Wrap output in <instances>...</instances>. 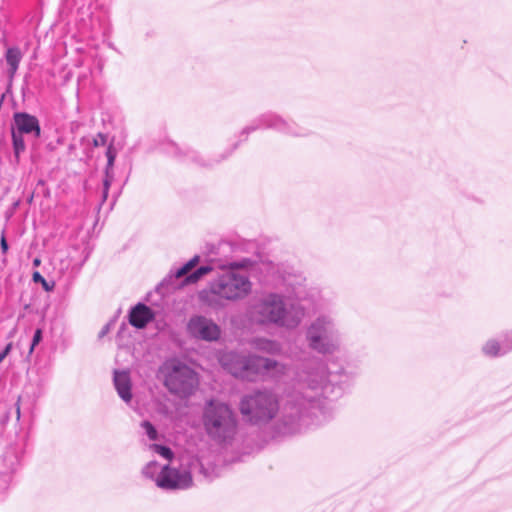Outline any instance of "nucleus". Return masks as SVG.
Wrapping results in <instances>:
<instances>
[{
	"instance_id": "nucleus-1",
	"label": "nucleus",
	"mask_w": 512,
	"mask_h": 512,
	"mask_svg": "<svg viewBox=\"0 0 512 512\" xmlns=\"http://www.w3.org/2000/svg\"><path fill=\"white\" fill-rule=\"evenodd\" d=\"M330 376L327 365L320 360L305 365L297 372L296 390L286 395L281 410L283 433H296L304 426L320 425L331 418L336 386Z\"/></svg>"
},
{
	"instance_id": "nucleus-2",
	"label": "nucleus",
	"mask_w": 512,
	"mask_h": 512,
	"mask_svg": "<svg viewBox=\"0 0 512 512\" xmlns=\"http://www.w3.org/2000/svg\"><path fill=\"white\" fill-rule=\"evenodd\" d=\"M252 265L248 258L240 261H224L219 264L221 272L209 282L206 289L199 292V301L213 309L223 308L226 302L245 299L252 291L249 275L242 271Z\"/></svg>"
},
{
	"instance_id": "nucleus-3",
	"label": "nucleus",
	"mask_w": 512,
	"mask_h": 512,
	"mask_svg": "<svg viewBox=\"0 0 512 512\" xmlns=\"http://www.w3.org/2000/svg\"><path fill=\"white\" fill-rule=\"evenodd\" d=\"M248 314L257 324L295 329L302 322L305 310L300 304H287L283 295L270 292L251 304Z\"/></svg>"
},
{
	"instance_id": "nucleus-4",
	"label": "nucleus",
	"mask_w": 512,
	"mask_h": 512,
	"mask_svg": "<svg viewBox=\"0 0 512 512\" xmlns=\"http://www.w3.org/2000/svg\"><path fill=\"white\" fill-rule=\"evenodd\" d=\"M308 347L320 355H333L340 350L342 336L336 318L330 313L317 315L307 326Z\"/></svg>"
},
{
	"instance_id": "nucleus-5",
	"label": "nucleus",
	"mask_w": 512,
	"mask_h": 512,
	"mask_svg": "<svg viewBox=\"0 0 512 512\" xmlns=\"http://www.w3.org/2000/svg\"><path fill=\"white\" fill-rule=\"evenodd\" d=\"M202 422L209 438L218 443H229L237 434L238 421L228 404L218 400L206 403Z\"/></svg>"
},
{
	"instance_id": "nucleus-6",
	"label": "nucleus",
	"mask_w": 512,
	"mask_h": 512,
	"mask_svg": "<svg viewBox=\"0 0 512 512\" xmlns=\"http://www.w3.org/2000/svg\"><path fill=\"white\" fill-rule=\"evenodd\" d=\"M239 410L246 422L255 425L267 424L280 410L279 399L270 389H258L242 396Z\"/></svg>"
},
{
	"instance_id": "nucleus-7",
	"label": "nucleus",
	"mask_w": 512,
	"mask_h": 512,
	"mask_svg": "<svg viewBox=\"0 0 512 512\" xmlns=\"http://www.w3.org/2000/svg\"><path fill=\"white\" fill-rule=\"evenodd\" d=\"M167 389L179 396L190 395L198 384L196 373L178 359H168L159 370Z\"/></svg>"
},
{
	"instance_id": "nucleus-8",
	"label": "nucleus",
	"mask_w": 512,
	"mask_h": 512,
	"mask_svg": "<svg viewBox=\"0 0 512 512\" xmlns=\"http://www.w3.org/2000/svg\"><path fill=\"white\" fill-rule=\"evenodd\" d=\"M257 355L224 352L219 357L221 366L234 377L253 381L256 379Z\"/></svg>"
},
{
	"instance_id": "nucleus-9",
	"label": "nucleus",
	"mask_w": 512,
	"mask_h": 512,
	"mask_svg": "<svg viewBox=\"0 0 512 512\" xmlns=\"http://www.w3.org/2000/svg\"><path fill=\"white\" fill-rule=\"evenodd\" d=\"M260 128L274 129L295 137H304L309 134L307 129L300 127L295 122L287 121L281 116L271 112L260 115L250 125L245 127L242 133L248 135L250 132Z\"/></svg>"
},
{
	"instance_id": "nucleus-10",
	"label": "nucleus",
	"mask_w": 512,
	"mask_h": 512,
	"mask_svg": "<svg viewBox=\"0 0 512 512\" xmlns=\"http://www.w3.org/2000/svg\"><path fill=\"white\" fill-rule=\"evenodd\" d=\"M197 459H194L189 467H176L174 465L165 464L162 471V477L159 480L158 487L163 490H184L193 484L191 472L193 467L198 465Z\"/></svg>"
},
{
	"instance_id": "nucleus-11",
	"label": "nucleus",
	"mask_w": 512,
	"mask_h": 512,
	"mask_svg": "<svg viewBox=\"0 0 512 512\" xmlns=\"http://www.w3.org/2000/svg\"><path fill=\"white\" fill-rule=\"evenodd\" d=\"M187 333L190 337L205 342H215L221 337L220 326L211 318L193 315L187 322Z\"/></svg>"
},
{
	"instance_id": "nucleus-12",
	"label": "nucleus",
	"mask_w": 512,
	"mask_h": 512,
	"mask_svg": "<svg viewBox=\"0 0 512 512\" xmlns=\"http://www.w3.org/2000/svg\"><path fill=\"white\" fill-rule=\"evenodd\" d=\"M512 351V330L503 332L499 337L490 338L481 347V352L489 358H499Z\"/></svg>"
},
{
	"instance_id": "nucleus-13",
	"label": "nucleus",
	"mask_w": 512,
	"mask_h": 512,
	"mask_svg": "<svg viewBox=\"0 0 512 512\" xmlns=\"http://www.w3.org/2000/svg\"><path fill=\"white\" fill-rule=\"evenodd\" d=\"M256 361V378L261 376L277 380L286 375L288 371L287 364L276 361L274 359L258 356V360Z\"/></svg>"
},
{
	"instance_id": "nucleus-14",
	"label": "nucleus",
	"mask_w": 512,
	"mask_h": 512,
	"mask_svg": "<svg viewBox=\"0 0 512 512\" xmlns=\"http://www.w3.org/2000/svg\"><path fill=\"white\" fill-rule=\"evenodd\" d=\"M200 257L198 255H195L193 258H191L187 263H185L182 267L176 270L175 277L181 278L183 276H186L185 282L190 283H196L199 281L203 276L210 273L213 268L211 266H201L192 273H190L196 265L199 263Z\"/></svg>"
},
{
	"instance_id": "nucleus-15",
	"label": "nucleus",
	"mask_w": 512,
	"mask_h": 512,
	"mask_svg": "<svg viewBox=\"0 0 512 512\" xmlns=\"http://www.w3.org/2000/svg\"><path fill=\"white\" fill-rule=\"evenodd\" d=\"M113 383L118 396L126 404H130L132 401V382L130 378V373L126 370H115L113 376Z\"/></svg>"
},
{
	"instance_id": "nucleus-16",
	"label": "nucleus",
	"mask_w": 512,
	"mask_h": 512,
	"mask_svg": "<svg viewBox=\"0 0 512 512\" xmlns=\"http://www.w3.org/2000/svg\"><path fill=\"white\" fill-rule=\"evenodd\" d=\"M14 122L17 128V133H34L35 137L40 136V126L36 117L27 113H16L14 115Z\"/></svg>"
},
{
	"instance_id": "nucleus-17",
	"label": "nucleus",
	"mask_w": 512,
	"mask_h": 512,
	"mask_svg": "<svg viewBox=\"0 0 512 512\" xmlns=\"http://www.w3.org/2000/svg\"><path fill=\"white\" fill-rule=\"evenodd\" d=\"M154 318L153 311L145 304L138 303L129 313V322L138 329L146 327V325Z\"/></svg>"
},
{
	"instance_id": "nucleus-18",
	"label": "nucleus",
	"mask_w": 512,
	"mask_h": 512,
	"mask_svg": "<svg viewBox=\"0 0 512 512\" xmlns=\"http://www.w3.org/2000/svg\"><path fill=\"white\" fill-rule=\"evenodd\" d=\"M252 344L255 349L268 354L277 355L281 352V345L274 340L256 338L253 340Z\"/></svg>"
},
{
	"instance_id": "nucleus-19",
	"label": "nucleus",
	"mask_w": 512,
	"mask_h": 512,
	"mask_svg": "<svg viewBox=\"0 0 512 512\" xmlns=\"http://www.w3.org/2000/svg\"><path fill=\"white\" fill-rule=\"evenodd\" d=\"M163 469L164 465L159 464L157 461H150L142 468L141 473L145 478L152 480L158 487Z\"/></svg>"
},
{
	"instance_id": "nucleus-20",
	"label": "nucleus",
	"mask_w": 512,
	"mask_h": 512,
	"mask_svg": "<svg viewBox=\"0 0 512 512\" xmlns=\"http://www.w3.org/2000/svg\"><path fill=\"white\" fill-rule=\"evenodd\" d=\"M22 59V54L17 47L8 48L6 51V62L9 67L8 74L10 78H13L19 67V63Z\"/></svg>"
},
{
	"instance_id": "nucleus-21",
	"label": "nucleus",
	"mask_w": 512,
	"mask_h": 512,
	"mask_svg": "<svg viewBox=\"0 0 512 512\" xmlns=\"http://www.w3.org/2000/svg\"><path fill=\"white\" fill-rule=\"evenodd\" d=\"M140 426L150 441H157L159 439L158 431L151 422L147 420L142 421Z\"/></svg>"
},
{
	"instance_id": "nucleus-22",
	"label": "nucleus",
	"mask_w": 512,
	"mask_h": 512,
	"mask_svg": "<svg viewBox=\"0 0 512 512\" xmlns=\"http://www.w3.org/2000/svg\"><path fill=\"white\" fill-rule=\"evenodd\" d=\"M12 139H13V148H14L15 156L18 158L20 153H22L25 150V142H24L23 134L13 131Z\"/></svg>"
},
{
	"instance_id": "nucleus-23",
	"label": "nucleus",
	"mask_w": 512,
	"mask_h": 512,
	"mask_svg": "<svg viewBox=\"0 0 512 512\" xmlns=\"http://www.w3.org/2000/svg\"><path fill=\"white\" fill-rule=\"evenodd\" d=\"M148 447L150 450L154 451L155 453H157L164 459L171 460L173 457L172 450L167 446L153 443V444H150Z\"/></svg>"
},
{
	"instance_id": "nucleus-24",
	"label": "nucleus",
	"mask_w": 512,
	"mask_h": 512,
	"mask_svg": "<svg viewBox=\"0 0 512 512\" xmlns=\"http://www.w3.org/2000/svg\"><path fill=\"white\" fill-rule=\"evenodd\" d=\"M32 279L35 283H41L43 289L47 292H50L55 288V282L54 281H51V282L46 281L45 278L38 271H35L33 273Z\"/></svg>"
},
{
	"instance_id": "nucleus-25",
	"label": "nucleus",
	"mask_w": 512,
	"mask_h": 512,
	"mask_svg": "<svg viewBox=\"0 0 512 512\" xmlns=\"http://www.w3.org/2000/svg\"><path fill=\"white\" fill-rule=\"evenodd\" d=\"M106 156H107V168H106V171H109L110 169H112V167L114 165V161H115V158H116V153L113 151V149L111 147H109L107 152H106Z\"/></svg>"
},
{
	"instance_id": "nucleus-26",
	"label": "nucleus",
	"mask_w": 512,
	"mask_h": 512,
	"mask_svg": "<svg viewBox=\"0 0 512 512\" xmlns=\"http://www.w3.org/2000/svg\"><path fill=\"white\" fill-rule=\"evenodd\" d=\"M41 339H42V330L41 329H36V331H35V333L33 335V339H32V343H31L30 349H29V353L30 354L34 351L35 346H37L39 344Z\"/></svg>"
},
{
	"instance_id": "nucleus-27",
	"label": "nucleus",
	"mask_w": 512,
	"mask_h": 512,
	"mask_svg": "<svg viewBox=\"0 0 512 512\" xmlns=\"http://www.w3.org/2000/svg\"><path fill=\"white\" fill-rule=\"evenodd\" d=\"M12 343H8L5 348L0 352V363L7 357V355L11 352Z\"/></svg>"
},
{
	"instance_id": "nucleus-28",
	"label": "nucleus",
	"mask_w": 512,
	"mask_h": 512,
	"mask_svg": "<svg viewBox=\"0 0 512 512\" xmlns=\"http://www.w3.org/2000/svg\"><path fill=\"white\" fill-rule=\"evenodd\" d=\"M110 183H111V177L109 176V171H106V178L104 180V197L107 196Z\"/></svg>"
},
{
	"instance_id": "nucleus-29",
	"label": "nucleus",
	"mask_w": 512,
	"mask_h": 512,
	"mask_svg": "<svg viewBox=\"0 0 512 512\" xmlns=\"http://www.w3.org/2000/svg\"><path fill=\"white\" fill-rule=\"evenodd\" d=\"M105 142H106V137L102 134H99L98 137L94 140V145L95 146L104 145Z\"/></svg>"
},
{
	"instance_id": "nucleus-30",
	"label": "nucleus",
	"mask_w": 512,
	"mask_h": 512,
	"mask_svg": "<svg viewBox=\"0 0 512 512\" xmlns=\"http://www.w3.org/2000/svg\"><path fill=\"white\" fill-rule=\"evenodd\" d=\"M0 246H1L2 252L6 253L7 250H8V244H7V241H6L5 237L1 238Z\"/></svg>"
},
{
	"instance_id": "nucleus-31",
	"label": "nucleus",
	"mask_w": 512,
	"mask_h": 512,
	"mask_svg": "<svg viewBox=\"0 0 512 512\" xmlns=\"http://www.w3.org/2000/svg\"><path fill=\"white\" fill-rule=\"evenodd\" d=\"M69 265H70V262H69V261H64V260H62V261H61L60 272L63 274V273H64V271H65L66 269H68Z\"/></svg>"
},
{
	"instance_id": "nucleus-32",
	"label": "nucleus",
	"mask_w": 512,
	"mask_h": 512,
	"mask_svg": "<svg viewBox=\"0 0 512 512\" xmlns=\"http://www.w3.org/2000/svg\"><path fill=\"white\" fill-rule=\"evenodd\" d=\"M109 331V326L106 325L102 328L101 332L99 333V337H103L104 335H106V333Z\"/></svg>"
},
{
	"instance_id": "nucleus-33",
	"label": "nucleus",
	"mask_w": 512,
	"mask_h": 512,
	"mask_svg": "<svg viewBox=\"0 0 512 512\" xmlns=\"http://www.w3.org/2000/svg\"><path fill=\"white\" fill-rule=\"evenodd\" d=\"M284 282L286 285L294 287V281L290 280L289 278H284Z\"/></svg>"
},
{
	"instance_id": "nucleus-34",
	"label": "nucleus",
	"mask_w": 512,
	"mask_h": 512,
	"mask_svg": "<svg viewBox=\"0 0 512 512\" xmlns=\"http://www.w3.org/2000/svg\"><path fill=\"white\" fill-rule=\"evenodd\" d=\"M41 264L40 258H35L33 260V266L38 267Z\"/></svg>"
},
{
	"instance_id": "nucleus-35",
	"label": "nucleus",
	"mask_w": 512,
	"mask_h": 512,
	"mask_svg": "<svg viewBox=\"0 0 512 512\" xmlns=\"http://www.w3.org/2000/svg\"><path fill=\"white\" fill-rule=\"evenodd\" d=\"M18 401H20V399ZM16 415H17V419H19L20 418V405H19V402H17Z\"/></svg>"
},
{
	"instance_id": "nucleus-36",
	"label": "nucleus",
	"mask_w": 512,
	"mask_h": 512,
	"mask_svg": "<svg viewBox=\"0 0 512 512\" xmlns=\"http://www.w3.org/2000/svg\"><path fill=\"white\" fill-rule=\"evenodd\" d=\"M219 248L225 250L226 248H229V244L228 243H221Z\"/></svg>"
},
{
	"instance_id": "nucleus-37",
	"label": "nucleus",
	"mask_w": 512,
	"mask_h": 512,
	"mask_svg": "<svg viewBox=\"0 0 512 512\" xmlns=\"http://www.w3.org/2000/svg\"><path fill=\"white\" fill-rule=\"evenodd\" d=\"M189 158L192 159V160H196V157H195V153L193 151H190L189 152Z\"/></svg>"
}]
</instances>
